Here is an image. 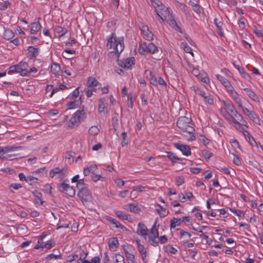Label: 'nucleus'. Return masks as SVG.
<instances>
[{"label":"nucleus","instance_id":"nucleus-39","mask_svg":"<svg viewBox=\"0 0 263 263\" xmlns=\"http://www.w3.org/2000/svg\"><path fill=\"white\" fill-rule=\"evenodd\" d=\"M158 238V237L148 236L147 241L152 246L157 247L158 246V241L156 240Z\"/></svg>","mask_w":263,"mask_h":263},{"label":"nucleus","instance_id":"nucleus-32","mask_svg":"<svg viewBox=\"0 0 263 263\" xmlns=\"http://www.w3.org/2000/svg\"><path fill=\"white\" fill-rule=\"evenodd\" d=\"M168 21H169V25L173 28L175 30L181 32L180 28L178 26L175 20L172 19V18L168 19Z\"/></svg>","mask_w":263,"mask_h":263},{"label":"nucleus","instance_id":"nucleus-50","mask_svg":"<svg viewBox=\"0 0 263 263\" xmlns=\"http://www.w3.org/2000/svg\"><path fill=\"white\" fill-rule=\"evenodd\" d=\"M229 121L233 123L237 129H238L241 127L240 124L235 118H234V116Z\"/></svg>","mask_w":263,"mask_h":263},{"label":"nucleus","instance_id":"nucleus-41","mask_svg":"<svg viewBox=\"0 0 263 263\" xmlns=\"http://www.w3.org/2000/svg\"><path fill=\"white\" fill-rule=\"evenodd\" d=\"M139 50V52L143 54H144L145 52H147V44L146 43L141 44Z\"/></svg>","mask_w":263,"mask_h":263},{"label":"nucleus","instance_id":"nucleus-28","mask_svg":"<svg viewBox=\"0 0 263 263\" xmlns=\"http://www.w3.org/2000/svg\"><path fill=\"white\" fill-rule=\"evenodd\" d=\"M145 73L149 72V74L150 75L149 78V83L151 84H152L154 86H157V81L156 76L153 74V72L148 70H146L145 71Z\"/></svg>","mask_w":263,"mask_h":263},{"label":"nucleus","instance_id":"nucleus-12","mask_svg":"<svg viewBox=\"0 0 263 263\" xmlns=\"http://www.w3.org/2000/svg\"><path fill=\"white\" fill-rule=\"evenodd\" d=\"M143 34L146 36L147 40H152L153 39V34L151 32L147 26H143L141 28Z\"/></svg>","mask_w":263,"mask_h":263},{"label":"nucleus","instance_id":"nucleus-27","mask_svg":"<svg viewBox=\"0 0 263 263\" xmlns=\"http://www.w3.org/2000/svg\"><path fill=\"white\" fill-rule=\"evenodd\" d=\"M157 206L159 208L157 209V211L161 217H164L167 215L168 211L165 208H163L161 205L157 204Z\"/></svg>","mask_w":263,"mask_h":263},{"label":"nucleus","instance_id":"nucleus-34","mask_svg":"<svg viewBox=\"0 0 263 263\" xmlns=\"http://www.w3.org/2000/svg\"><path fill=\"white\" fill-rule=\"evenodd\" d=\"M61 70V67L59 64L54 63L51 66V71L52 73L57 74Z\"/></svg>","mask_w":263,"mask_h":263},{"label":"nucleus","instance_id":"nucleus-21","mask_svg":"<svg viewBox=\"0 0 263 263\" xmlns=\"http://www.w3.org/2000/svg\"><path fill=\"white\" fill-rule=\"evenodd\" d=\"M199 93L205 99V101L207 102L209 104H213L214 103L213 99L211 97V95L207 94L203 91H200Z\"/></svg>","mask_w":263,"mask_h":263},{"label":"nucleus","instance_id":"nucleus-13","mask_svg":"<svg viewBox=\"0 0 263 263\" xmlns=\"http://www.w3.org/2000/svg\"><path fill=\"white\" fill-rule=\"evenodd\" d=\"M87 85L88 87L99 86L98 88H99L101 85V84L96 78L91 77H90L88 78Z\"/></svg>","mask_w":263,"mask_h":263},{"label":"nucleus","instance_id":"nucleus-1","mask_svg":"<svg viewBox=\"0 0 263 263\" xmlns=\"http://www.w3.org/2000/svg\"><path fill=\"white\" fill-rule=\"evenodd\" d=\"M107 46L109 48H114L115 52L118 56L123 50L124 45L123 37H120L116 38L115 33H112L107 39Z\"/></svg>","mask_w":263,"mask_h":263},{"label":"nucleus","instance_id":"nucleus-8","mask_svg":"<svg viewBox=\"0 0 263 263\" xmlns=\"http://www.w3.org/2000/svg\"><path fill=\"white\" fill-rule=\"evenodd\" d=\"M175 148L180 151L182 154L186 156L191 155V151L190 146L187 145H183L178 143L174 144Z\"/></svg>","mask_w":263,"mask_h":263},{"label":"nucleus","instance_id":"nucleus-14","mask_svg":"<svg viewBox=\"0 0 263 263\" xmlns=\"http://www.w3.org/2000/svg\"><path fill=\"white\" fill-rule=\"evenodd\" d=\"M27 51L29 54V57L30 59L36 58L39 54V48L32 46H29L27 49Z\"/></svg>","mask_w":263,"mask_h":263},{"label":"nucleus","instance_id":"nucleus-46","mask_svg":"<svg viewBox=\"0 0 263 263\" xmlns=\"http://www.w3.org/2000/svg\"><path fill=\"white\" fill-rule=\"evenodd\" d=\"M115 258L116 263H125L123 256L120 254H116Z\"/></svg>","mask_w":263,"mask_h":263},{"label":"nucleus","instance_id":"nucleus-11","mask_svg":"<svg viewBox=\"0 0 263 263\" xmlns=\"http://www.w3.org/2000/svg\"><path fill=\"white\" fill-rule=\"evenodd\" d=\"M148 229L146 226L142 223H139L137 226V233L139 235L146 236L148 233Z\"/></svg>","mask_w":263,"mask_h":263},{"label":"nucleus","instance_id":"nucleus-16","mask_svg":"<svg viewBox=\"0 0 263 263\" xmlns=\"http://www.w3.org/2000/svg\"><path fill=\"white\" fill-rule=\"evenodd\" d=\"M248 97L254 101H258V98L254 92L250 88H245L243 89Z\"/></svg>","mask_w":263,"mask_h":263},{"label":"nucleus","instance_id":"nucleus-19","mask_svg":"<svg viewBox=\"0 0 263 263\" xmlns=\"http://www.w3.org/2000/svg\"><path fill=\"white\" fill-rule=\"evenodd\" d=\"M41 28V25L39 22H34L31 24V28L30 30V33L35 34L37 31H39Z\"/></svg>","mask_w":263,"mask_h":263},{"label":"nucleus","instance_id":"nucleus-57","mask_svg":"<svg viewBox=\"0 0 263 263\" xmlns=\"http://www.w3.org/2000/svg\"><path fill=\"white\" fill-rule=\"evenodd\" d=\"M138 249L141 255H144V254H147V252L145 250L144 247L143 245H139Z\"/></svg>","mask_w":263,"mask_h":263},{"label":"nucleus","instance_id":"nucleus-3","mask_svg":"<svg viewBox=\"0 0 263 263\" xmlns=\"http://www.w3.org/2000/svg\"><path fill=\"white\" fill-rule=\"evenodd\" d=\"M28 67V64L27 63L21 61L18 64L10 66L8 73L10 74L17 72L22 76L28 77L29 76V72L27 70Z\"/></svg>","mask_w":263,"mask_h":263},{"label":"nucleus","instance_id":"nucleus-7","mask_svg":"<svg viewBox=\"0 0 263 263\" xmlns=\"http://www.w3.org/2000/svg\"><path fill=\"white\" fill-rule=\"evenodd\" d=\"M134 58L130 57L122 60H118V64L120 67L128 69H130L132 65L134 64Z\"/></svg>","mask_w":263,"mask_h":263},{"label":"nucleus","instance_id":"nucleus-17","mask_svg":"<svg viewBox=\"0 0 263 263\" xmlns=\"http://www.w3.org/2000/svg\"><path fill=\"white\" fill-rule=\"evenodd\" d=\"M167 157L172 161L173 165H174V163L176 162L175 160L178 161V162L180 163H183L181 162L182 159L174 155L172 152H167Z\"/></svg>","mask_w":263,"mask_h":263},{"label":"nucleus","instance_id":"nucleus-62","mask_svg":"<svg viewBox=\"0 0 263 263\" xmlns=\"http://www.w3.org/2000/svg\"><path fill=\"white\" fill-rule=\"evenodd\" d=\"M230 143H232L234 146L237 147V148L240 149V146L237 140L232 139L230 140Z\"/></svg>","mask_w":263,"mask_h":263},{"label":"nucleus","instance_id":"nucleus-44","mask_svg":"<svg viewBox=\"0 0 263 263\" xmlns=\"http://www.w3.org/2000/svg\"><path fill=\"white\" fill-rule=\"evenodd\" d=\"M121 136L122 137L121 145L122 146H124V145H127L128 143V139H127V133L125 132H122L121 134Z\"/></svg>","mask_w":263,"mask_h":263},{"label":"nucleus","instance_id":"nucleus-54","mask_svg":"<svg viewBox=\"0 0 263 263\" xmlns=\"http://www.w3.org/2000/svg\"><path fill=\"white\" fill-rule=\"evenodd\" d=\"M176 184L178 186H180L184 183V178L183 176H178L176 178Z\"/></svg>","mask_w":263,"mask_h":263},{"label":"nucleus","instance_id":"nucleus-47","mask_svg":"<svg viewBox=\"0 0 263 263\" xmlns=\"http://www.w3.org/2000/svg\"><path fill=\"white\" fill-rule=\"evenodd\" d=\"M80 123L78 121L75 120L74 118H71L68 122V126L70 127H73L74 126H78Z\"/></svg>","mask_w":263,"mask_h":263},{"label":"nucleus","instance_id":"nucleus-26","mask_svg":"<svg viewBox=\"0 0 263 263\" xmlns=\"http://www.w3.org/2000/svg\"><path fill=\"white\" fill-rule=\"evenodd\" d=\"M214 24L216 25L217 30L218 33L221 36H223L224 35L223 32L222 31V23L221 22H218L217 18H215L214 20Z\"/></svg>","mask_w":263,"mask_h":263},{"label":"nucleus","instance_id":"nucleus-60","mask_svg":"<svg viewBox=\"0 0 263 263\" xmlns=\"http://www.w3.org/2000/svg\"><path fill=\"white\" fill-rule=\"evenodd\" d=\"M2 171L10 175L13 174L14 173V171L13 169L10 168L9 167L3 168L2 170Z\"/></svg>","mask_w":263,"mask_h":263},{"label":"nucleus","instance_id":"nucleus-58","mask_svg":"<svg viewBox=\"0 0 263 263\" xmlns=\"http://www.w3.org/2000/svg\"><path fill=\"white\" fill-rule=\"evenodd\" d=\"M232 154L234 155L233 162L237 165H240L241 162L239 157L237 155H235L234 154Z\"/></svg>","mask_w":263,"mask_h":263},{"label":"nucleus","instance_id":"nucleus-59","mask_svg":"<svg viewBox=\"0 0 263 263\" xmlns=\"http://www.w3.org/2000/svg\"><path fill=\"white\" fill-rule=\"evenodd\" d=\"M79 94V87H78L73 91V92L72 93L71 95H69V97L70 99H73L74 97H78Z\"/></svg>","mask_w":263,"mask_h":263},{"label":"nucleus","instance_id":"nucleus-40","mask_svg":"<svg viewBox=\"0 0 263 263\" xmlns=\"http://www.w3.org/2000/svg\"><path fill=\"white\" fill-rule=\"evenodd\" d=\"M153 7H154L155 12L156 13V10H159L161 7H163V5L161 2L159 0H155L154 3H152Z\"/></svg>","mask_w":263,"mask_h":263},{"label":"nucleus","instance_id":"nucleus-10","mask_svg":"<svg viewBox=\"0 0 263 263\" xmlns=\"http://www.w3.org/2000/svg\"><path fill=\"white\" fill-rule=\"evenodd\" d=\"M156 14L157 15H162V16H164L165 18L167 17L168 19L173 17L172 15L170 14L168 8L166 7L165 6L160 8L159 10H156Z\"/></svg>","mask_w":263,"mask_h":263},{"label":"nucleus","instance_id":"nucleus-33","mask_svg":"<svg viewBox=\"0 0 263 263\" xmlns=\"http://www.w3.org/2000/svg\"><path fill=\"white\" fill-rule=\"evenodd\" d=\"M84 114L83 110H78L76 111V112L73 115L71 118H74L75 120L78 121L79 123L80 122V118Z\"/></svg>","mask_w":263,"mask_h":263},{"label":"nucleus","instance_id":"nucleus-55","mask_svg":"<svg viewBox=\"0 0 263 263\" xmlns=\"http://www.w3.org/2000/svg\"><path fill=\"white\" fill-rule=\"evenodd\" d=\"M253 32L257 35L258 37H262L263 36V31L261 30H259L257 28H255L253 29Z\"/></svg>","mask_w":263,"mask_h":263},{"label":"nucleus","instance_id":"nucleus-31","mask_svg":"<svg viewBox=\"0 0 263 263\" xmlns=\"http://www.w3.org/2000/svg\"><path fill=\"white\" fill-rule=\"evenodd\" d=\"M181 221V218L173 217L171 220V228H175L176 226H179Z\"/></svg>","mask_w":263,"mask_h":263},{"label":"nucleus","instance_id":"nucleus-51","mask_svg":"<svg viewBox=\"0 0 263 263\" xmlns=\"http://www.w3.org/2000/svg\"><path fill=\"white\" fill-rule=\"evenodd\" d=\"M202 155L206 160H208L212 157L213 154L208 151L204 149L202 152Z\"/></svg>","mask_w":263,"mask_h":263},{"label":"nucleus","instance_id":"nucleus-53","mask_svg":"<svg viewBox=\"0 0 263 263\" xmlns=\"http://www.w3.org/2000/svg\"><path fill=\"white\" fill-rule=\"evenodd\" d=\"M55 245L54 241H53L52 243L51 242V241H48L47 243H45L44 245H43V248H47V249H51Z\"/></svg>","mask_w":263,"mask_h":263},{"label":"nucleus","instance_id":"nucleus-23","mask_svg":"<svg viewBox=\"0 0 263 263\" xmlns=\"http://www.w3.org/2000/svg\"><path fill=\"white\" fill-rule=\"evenodd\" d=\"M14 36V33L10 29H6L3 34L4 39L9 40Z\"/></svg>","mask_w":263,"mask_h":263},{"label":"nucleus","instance_id":"nucleus-45","mask_svg":"<svg viewBox=\"0 0 263 263\" xmlns=\"http://www.w3.org/2000/svg\"><path fill=\"white\" fill-rule=\"evenodd\" d=\"M33 194L39 200H40V205L42 204L44 201H42L41 199L42 196V193L37 191H34L33 192Z\"/></svg>","mask_w":263,"mask_h":263},{"label":"nucleus","instance_id":"nucleus-18","mask_svg":"<svg viewBox=\"0 0 263 263\" xmlns=\"http://www.w3.org/2000/svg\"><path fill=\"white\" fill-rule=\"evenodd\" d=\"M106 219L110 223L114 224L116 228H119L123 229V230H126V229L125 227H124L119 221L116 220L114 218H112L110 217L107 216L106 217Z\"/></svg>","mask_w":263,"mask_h":263},{"label":"nucleus","instance_id":"nucleus-20","mask_svg":"<svg viewBox=\"0 0 263 263\" xmlns=\"http://www.w3.org/2000/svg\"><path fill=\"white\" fill-rule=\"evenodd\" d=\"M180 239L182 240L184 242H187L188 239L191 237V235L190 233L181 230L180 231Z\"/></svg>","mask_w":263,"mask_h":263},{"label":"nucleus","instance_id":"nucleus-64","mask_svg":"<svg viewBox=\"0 0 263 263\" xmlns=\"http://www.w3.org/2000/svg\"><path fill=\"white\" fill-rule=\"evenodd\" d=\"M234 101L236 104H237L239 107H242V103H241V100L240 98L238 97L237 98H235L234 99H233Z\"/></svg>","mask_w":263,"mask_h":263},{"label":"nucleus","instance_id":"nucleus-63","mask_svg":"<svg viewBox=\"0 0 263 263\" xmlns=\"http://www.w3.org/2000/svg\"><path fill=\"white\" fill-rule=\"evenodd\" d=\"M77 263H92L90 262L89 260H86L84 258L82 259V254H80V256L79 259L77 261Z\"/></svg>","mask_w":263,"mask_h":263},{"label":"nucleus","instance_id":"nucleus-35","mask_svg":"<svg viewBox=\"0 0 263 263\" xmlns=\"http://www.w3.org/2000/svg\"><path fill=\"white\" fill-rule=\"evenodd\" d=\"M128 209L130 212H134L135 213H138L141 211L140 208L137 204L134 205L133 204H129Z\"/></svg>","mask_w":263,"mask_h":263},{"label":"nucleus","instance_id":"nucleus-24","mask_svg":"<svg viewBox=\"0 0 263 263\" xmlns=\"http://www.w3.org/2000/svg\"><path fill=\"white\" fill-rule=\"evenodd\" d=\"M217 79L222 84V85L225 87H230V84H231L230 82L223 76L220 74H217L216 76Z\"/></svg>","mask_w":263,"mask_h":263},{"label":"nucleus","instance_id":"nucleus-48","mask_svg":"<svg viewBox=\"0 0 263 263\" xmlns=\"http://www.w3.org/2000/svg\"><path fill=\"white\" fill-rule=\"evenodd\" d=\"M182 45H183V49H184V51L187 53H191L192 54V55L193 57L194 54H193V52H192V48L190 46H189L186 43L184 44V43H182Z\"/></svg>","mask_w":263,"mask_h":263},{"label":"nucleus","instance_id":"nucleus-36","mask_svg":"<svg viewBox=\"0 0 263 263\" xmlns=\"http://www.w3.org/2000/svg\"><path fill=\"white\" fill-rule=\"evenodd\" d=\"M100 130L96 126H92L90 127L88 130V133L92 136H96L98 134Z\"/></svg>","mask_w":263,"mask_h":263},{"label":"nucleus","instance_id":"nucleus-2","mask_svg":"<svg viewBox=\"0 0 263 263\" xmlns=\"http://www.w3.org/2000/svg\"><path fill=\"white\" fill-rule=\"evenodd\" d=\"M191 121V119L185 116H181L178 119L177 125L181 130L187 132L190 135L191 140H194L195 137L193 135V133L195 129L189 125Z\"/></svg>","mask_w":263,"mask_h":263},{"label":"nucleus","instance_id":"nucleus-25","mask_svg":"<svg viewBox=\"0 0 263 263\" xmlns=\"http://www.w3.org/2000/svg\"><path fill=\"white\" fill-rule=\"evenodd\" d=\"M116 216L120 219L127 220L129 221L130 219V217L129 215L125 214L119 211H116L115 212Z\"/></svg>","mask_w":263,"mask_h":263},{"label":"nucleus","instance_id":"nucleus-4","mask_svg":"<svg viewBox=\"0 0 263 263\" xmlns=\"http://www.w3.org/2000/svg\"><path fill=\"white\" fill-rule=\"evenodd\" d=\"M78 196L83 203L87 202L91 198L90 191L88 189V186L79 191Z\"/></svg>","mask_w":263,"mask_h":263},{"label":"nucleus","instance_id":"nucleus-38","mask_svg":"<svg viewBox=\"0 0 263 263\" xmlns=\"http://www.w3.org/2000/svg\"><path fill=\"white\" fill-rule=\"evenodd\" d=\"M150 235L149 236L158 237L159 233L155 224H154L151 229Z\"/></svg>","mask_w":263,"mask_h":263},{"label":"nucleus","instance_id":"nucleus-42","mask_svg":"<svg viewBox=\"0 0 263 263\" xmlns=\"http://www.w3.org/2000/svg\"><path fill=\"white\" fill-rule=\"evenodd\" d=\"M62 172V170L58 167L51 170L49 172V176L53 178L56 174H60Z\"/></svg>","mask_w":263,"mask_h":263},{"label":"nucleus","instance_id":"nucleus-37","mask_svg":"<svg viewBox=\"0 0 263 263\" xmlns=\"http://www.w3.org/2000/svg\"><path fill=\"white\" fill-rule=\"evenodd\" d=\"M248 117L256 123H257V121H259V118L254 111H250V113L248 114Z\"/></svg>","mask_w":263,"mask_h":263},{"label":"nucleus","instance_id":"nucleus-52","mask_svg":"<svg viewBox=\"0 0 263 263\" xmlns=\"http://www.w3.org/2000/svg\"><path fill=\"white\" fill-rule=\"evenodd\" d=\"M230 211L233 212V213H235L236 215L239 217H244V214L243 212L241 210H237L234 209H230Z\"/></svg>","mask_w":263,"mask_h":263},{"label":"nucleus","instance_id":"nucleus-15","mask_svg":"<svg viewBox=\"0 0 263 263\" xmlns=\"http://www.w3.org/2000/svg\"><path fill=\"white\" fill-rule=\"evenodd\" d=\"M108 246L110 249H116L119 246V242L116 237H112L109 239Z\"/></svg>","mask_w":263,"mask_h":263},{"label":"nucleus","instance_id":"nucleus-6","mask_svg":"<svg viewBox=\"0 0 263 263\" xmlns=\"http://www.w3.org/2000/svg\"><path fill=\"white\" fill-rule=\"evenodd\" d=\"M223 103L227 109L232 113L231 115H233L234 118H237L239 121L243 120L242 116L234 108L232 104L225 101H223Z\"/></svg>","mask_w":263,"mask_h":263},{"label":"nucleus","instance_id":"nucleus-43","mask_svg":"<svg viewBox=\"0 0 263 263\" xmlns=\"http://www.w3.org/2000/svg\"><path fill=\"white\" fill-rule=\"evenodd\" d=\"M91 179L93 181L96 182L99 180H103L104 177H102L101 175H98L96 173L91 174Z\"/></svg>","mask_w":263,"mask_h":263},{"label":"nucleus","instance_id":"nucleus-29","mask_svg":"<svg viewBox=\"0 0 263 263\" xmlns=\"http://www.w3.org/2000/svg\"><path fill=\"white\" fill-rule=\"evenodd\" d=\"M3 147V149H4V152H3L4 154L9 152H12V151H16L17 149H22L21 146H7Z\"/></svg>","mask_w":263,"mask_h":263},{"label":"nucleus","instance_id":"nucleus-61","mask_svg":"<svg viewBox=\"0 0 263 263\" xmlns=\"http://www.w3.org/2000/svg\"><path fill=\"white\" fill-rule=\"evenodd\" d=\"M161 244L165 243L167 241V238L165 235H163L158 238Z\"/></svg>","mask_w":263,"mask_h":263},{"label":"nucleus","instance_id":"nucleus-56","mask_svg":"<svg viewBox=\"0 0 263 263\" xmlns=\"http://www.w3.org/2000/svg\"><path fill=\"white\" fill-rule=\"evenodd\" d=\"M78 258V255L73 254L71 256H69L67 257L66 259L67 262H72L75 260H76Z\"/></svg>","mask_w":263,"mask_h":263},{"label":"nucleus","instance_id":"nucleus-49","mask_svg":"<svg viewBox=\"0 0 263 263\" xmlns=\"http://www.w3.org/2000/svg\"><path fill=\"white\" fill-rule=\"evenodd\" d=\"M59 258L62 259V256H61V255L60 253L58 255L50 254L46 257V259H47V260H51L52 259H59Z\"/></svg>","mask_w":263,"mask_h":263},{"label":"nucleus","instance_id":"nucleus-9","mask_svg":"<svg viewBox=\"0 0 263 263\" xmlns=\"http://www.w3.org/2000/svg\"><path fill=\"white\" fill-rule=\"evenodd\" d=\"M107 104L104 98H100L98 101V111L101 115H105L107 112Z\"/></svg>","mask_w":263,"mask_h":263},{"label":"nucleus","instance_id":"nucleus-30","mask_svg":"<svg viewBox=\"0 0 263 263\" xmlns=\"http://www.w3.org/2000/svg\"><path fill=\"white\" fill-rule=\"evenodd\" d=\"M157 51L158 47L154 44L151 43L147 44V52L154 54Z\"/></svg>","mask_w":263,"mask_h":263},{"label":"nucleus","instance_id":"nucleus-22","mask_svg":"<svg viewBox=\"0 0 263 263\" xmlns=\"http://www.w3.org/2000/svg\"><path fill=\"white\" fill-rule=\"evenodd\" d=\"M228 110L227 107L222 108L220 109V112L221 115L227 120L229 121L233 117V115H230V114L227 111Z\"/></svg>","mask_w":263,"mask_h":263},{"label":"nucleus","instance_id":"nucleus-5","mask_svg":"<svg viewBox=\"0 0 263 263\" xmlns=\"http://www.w3.org/2000/svg\"><path fill=\"white\" fill-rule=\"evenodd\" d=\"M59 187L63 193L67 194L69 196L73 197L75 195V190L65 182L62 183Z\"/></svg>","mask_w":263,"mask_h":263}]
</instances>
